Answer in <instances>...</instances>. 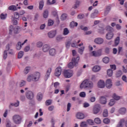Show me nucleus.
Returning a JSON list of instances; mask_svg holds the SVG:
<instances>
[{
    "instance_id": "obj_1",
    "label": "nucleus",
    "mask_w": 127,
    "mask_h": 127,
    "mask_svg": "<svg viewBox=\"0 0 127 127\" xmlns=\"http://www.w3.org/2000/svg\"><path fill=\"white\" fill-rule=\"evenodd\" d=\"M93 87V82L88 80H84L80 84V89H86V88H91Z\"/></svg>"
},
{
    "instance_id": "obj_2",
    "label": "nucleus",
    "mask_w": 127,
    "mask_h": 127,
    "mask_svg": "<svg viewBox=\"0 0 127 127\" xmlns=\"http://www.w3.org/2000/svg\"><path fill=\"white\" fill-rule=\"evenodd\" d=\"M79 60H80V57L77 56L76 58H72L71 62L69 63L68 64V67L69 69H72L74 68V64L76 66V64H78L79 63Z\"/></svg>"
},
{
    "instance_id": "obj_3",
    "label": "nucleus",
    "mask_w": 127,
    "mask_h": 127,
    "mask_svg": "<svg viewBox=\"0 0 127 127\" xmlns=\"http://www.w3.org/2000/svg\"><path fill=\"white\" fill-rule=\"evenodd\" d=\"M13 121L16 125H19L21 123V121L22 120V118L21 116L18 115H15L12 117Z\"/></svg>"
},
{
    "instance_id": "obj_4",
    "label": "nucleus",
    "mask_w": 127,
    "mask_h": 127,
    "mask_svg": "<svg viewBox=\"0 0 127 127\" xmlns=\"http://www.w3.org/2000/svg\"><path fill=\"white\" fill-rule=\"evenodd\" d=\"M64 75L65 78H71V77L73 76V70H72V69L64 70Z\"/></svg>"
},
{
    "instance_id": "obj_5",
    "label": "nucleus",
    "mask_w": 127,
    "mask_h": 127,
    "mask_svg": "<svg viewBox=\"0 0 127 127\" xmlns=\"http://www.w3.org/2000/svg\"><path fill=\"white\" fill-rule=\"evenodd\" d=\"M100 111H101V105L100 104L95 105L93 109V114L97 115L100 113Z\"/></svg>"
},
{
    "instance_id": "obj_6",
    "label": "nucleus",
    "mask_w": 127,
    "mask_h": 127,
    "mask_svg": "<svg viewBox=\"0 0 127 127\" xmlns=\"http://www.w3.org/2000/svg\"><path fill=\"white\" fill-rule=\"evenodd\" d=\"M91 54H92V56H94V57H99V56L102 55V50L94 51L92 52Z\"/></svg>"
},
{
    "instance_id": "obj_7",
    "label": "nucleus",
    "mask_w": 127,
    "mask_h": 127,
    "mask_svg": "<svg viewBox=\"0 0 127 127\" xmlns=\"http://www.w3.org/2000/svg\"><path fill=\"white\" fill-rule=\"evenodd\" d=\"M26 97L27 99H28V100H32L34 97L33 92H32L31 91H27L26 92Z\"/></svg>"
},
{
    "instance_id": "obj_8",
    "label": "nucleus",
    "mask_w": 127,
    "mask_h": 127,
    "mask_svg": "<svg viewBox=\"0 0 127 127\" xmlns=\"http://www.w3.org/2000/svg\"><path fill=\"white\" fill-rule=\"evenodd\" d=\"M61 72H62V69L61 67H58L55 70V75L57 77H59L61 75Z\"/></svg>"
},
{
    "instance_id": "obj_9",
    "label": "nucleus",
    "mask_w": 127,
    "mask_h": 127,
    "mask_svg": "<svg viewBox=\"0 0 127 127\" xmlns=\"http://www.w3.org/2000/svg\"><path fill=\"white\" fill-rule=\"evenodd\" d=\"M99 103L102 105H106L107 104V98L105 96H101L99 98Z\"/></svg>"
},
{
    "instance_id": "obj_10",
    "label": "nucleus",
    "mask_w": 127,
    "mask_h": 127,
    "mask_svg": "<svg viewBox=\"0 0 127 127\" xmlns=\"http://www.w3.org/2000/svg\"><path fill=\"white\" fill-rule=\"evenodd\" d=\"M106 86L108 89H111L113 84H112V80L111 79H108L106 80Z\"/></svg>"
},
{
    "instance_id": "obj_11",
    "label": "nucleus",
    "mask_w": 127,
    "mask_h": 127,
    "mask_svg": "<svg viewBox=\"0 0 127 127\" xmlns=\"http://www.w3.org/2000/svg\"><path fill=\"white\" fill-rule=\"evenodd\" d=\"M94 42L96 44H103L104 43V39L102 38H97L94 40Z\"/></svg>"
},
{
    "instance_id": "obj_12",
    "label": "nucleus",
    "mask_w": 127,
    "mask_h": 127,
    "mask_svg": "<svg viewBox=\"0 0 127 127\" xmlns=\"http://www.w3.org/2000/svg\"><path fill=\"white\" fill-rule=\"evenodd\" d=\"M113 37H114V33H113V32H109L106 35V38L108 39V40L112 39Z\"/></svg>"
},
{
    "instance_id": "obj_13",
    "label": "nucleus",
    "mask_w": 127,
    "mask_h": 127,
    "mask_svg": "<svg viewBox=\"0 0 127 127\" xmlns=\"http://www.w3.org/2000/svg\"><path fill=\"white\" fill-rule=\"evenodd\" d=\"M34 76V81L36 82L37 81H38L39 80V78H40V73L37 72L34 74H33Z\"/></svg>"
},
{
    "instance_id": "obj_14",
    "label": "nucleus",
    "mask_w": 127,
    "mask_h": 127,
    "mask_svg": "<svg viewBox=\"0 0 127 127\" xmlns=\"http://www.w3.org/2000/svg\"><path fill=\"white\" fill-rule=\"evenodd\" d=\"M51 71H52V69L51 68H49L48 69L46 75L45 76V80L46 81H47V79L49 78V76H50V73H51Z\"/></svg>"
},
{
    "instance_id": "obj_15",
    "label": "nucleus",
    "mask_w": 127,
    "mask_h": 127,
    "mask_svg": "<svg viewBox=\"0 0 127 127\" xmlns=\"http://www.w3.org/2000/svg\"><path fill=\"white\" fill-rule=\"evenodd\" d=\"M105 81L103 80H100L98 82V88H100L101 89H102L105 87Z\"/></svg>"
},
{
    "instance_id": "obj_16",
    "label": "nucleus",
    "mask_w": 127,
    "mask_h": 127,
    "mask_svg": "<svg viewBox=\"0 0 127 127\" xmlns=\"http://www.w3.org/2000/svg\"><path fill=\"white\" fill-rule=\"evenodd\" d=\"M76 118L78 120H83L85 118V115H84V114L79 112L76 114Z\"/></svg>"
},
{
    "instance_id": "obj_17",
    "label": "nucleus",
    "mask_w": 127,
    "mask_h": 127,
    "mask_svg": "<svg viewBox=\"0 0 127 127\" xmlns=\"http://www.w3.org/2000/svg\"><path fill=\"white\" fill-rule=\"evenodd\" d=\"M49 38H53L56 35V31H52L48 33Z\"/></svg>"
},
{
    "instance_id": "obj_18",
    "label": "nucleus",
    "mask_w": 127,
    "mask_h": 127,
    "mask_svg": "<svg viewBox=\"0 0 127 127\" xmlns=\"http://www.w3.org/2000/svg\"><path fill=\"white\" fill-rule=\"evenodd\" d=\"M27 81H28V82H31V81H34V75H33V74L28 76L27 78Z\"/></svg>"
},
{
    "instance_id": "obj_19",
    "label": "nucleus",
    "mask_w": 127,
    "mask_h": 127,
    "mask_svg": "<svg viewBox=\"0 0 127 127\" xmlns=\"http://www.w3.org/2000/svg\"><path fill=\"white\" fill-rule=\"evenodd\" d=\"M43 98V94L41 92H39L37 95V99L38 101H41Z\"/></svg>"
},
{
    "instance_id": "obj_20",
    "label": "nucleus",
    "mask_w": 127,
    "mask_h": 127,
    "mask_svg": "<svg viewBox=\"0 0 127 127\" xmlns=\"http://www.w3.org/2000/svg\"><path fill=\"white\" fill-rule=\"evenodd\" d=\"M44 6V1L41 0L39 2V9L40 10H42L43 9V7Z\"/></svg>"
},
{
    "instance_id": "obj_21",
    "label": "nucleus",
    "mask_w": 127,
    "mask_h": 127,
    "mask_svg": "<svg viewBox=\"0 0 127 127\" xmlns=\"http://www.w3.org/2000/svg\"><path fill=\"white\" fill-rule=\"evenodd\" d=\"M93 72H99L101 70V67L99 65H95L92 68Z\"/></svg>"
},
{
    "instance_id": "obj_22",
    "label": "nucleus",
    "mask_w": 127,
    "mask_h": 127,
    "mask_svg": "<svg viewBox=\"0 0 127 127\" xmlns=\"http://www.w3.org/2000/svg\"><path fill=\"white\" fill-rule=\"evenodd\" d=\"M112 98L114 99L116 101H119V100L121 99V97L119 96L117 94L114 93L113 95L112 96Z\"/></svg>"
},
{
    "instance_id": "obj_23",
    "label": "nucleus",
    "mask_w": 127,
    "mask_h": 127,
    "mask_svg": "<svg viewBox=\"0 0 127 127\" xmlns=\"http://www.w3.org/2000/svg\"><path fill=\"white\" fill-rule=\"evenodd\" d=\"M108 116H109V112H108V110L105 109L103 111V117H104V118H108Z\"/></svg>"
},
{
    "instance_id": "obj_24",
    "label": "nucleus",
    "mask_w": 127,
    "mask_h": 127,
    "mask_svg": "<svg viewBox=\"0 0 127 127\" xmlns=\"http://www.w3.org/2000/svg\"><path fill=\"white\" fill-rule=\"evenodd\" d=\"M50 48L48 46V45H45L43 47V51L44 52H47V51L49 50Z\"/></svg>"
},
{
    "instance_id": "obj_25",
    "label": "nucleus",
    "mask_w": 127,
    "mask_h": 127,
    "mask_svg": "<svg viewBox=\"0 0 127 127\" xmlns=\"http://www.w3.org/2000/svg\"><path fill=\"white\" fill-rule=\"evenodd\" d=\"M9 10H13V11H15V10H17V8L15 5H12L8 7Z\"/></svg>"
},
{
    "instance_id": "obj_26",
    "label": "nucleus",
    "mask_w": 127,
    "mask_h": 127,
    "mask_svg": "<svg viewBox=\"0 0 127 127\" xmlns=\"http://www.w3.org/2000/svg\"><path fill=\"white\" fill-rule=\"evenodd\" d=\"M49 54L52 56H54V55H55V54H56V51L54 49H51L49 51Z\"/></svg>"
},
{
    "instance_id": "obj_27",
    "label": "nucleus",
    "mask_w": 127,
    "mask_h": 127,
    "mask_svg": "<svg viewBox=\"0 0 127 127\" xmlns=\"http://www.w3.org/2000/svg\"><path fill=\"white\" fill-rule=\"evenodd\" d=\"M69 26L71 28H74V26H78V23L72 21L70 23Z\"/></svg>"
},
{
    "instance_id": "obj_28",
    "label": "nucleus",
    "mask_w": 127,
    "mask_h": 127,
    "mask_svg": "<svg viewBox=\"0 0 127 127\" xmlns=\"http://www.w3.org/2000/svg\"><path fill=\"white\" fill-rule=\"evenodd\" d=\"M126 112H127V109H126V108H121L119 110V113L122 115H124V114H126Z\"/></svg>"
},
{
    "instance_id": "obj_29",
    "label": "nucleus",
    "mask_w": 127,
    "mask_h": 127,
    "mask_svg": "<svg viewBox=\"0 0 127 127\" xmlns=\"http://www.w3.org/2000/svg\"><path fill=\"white\" fill-rule=\"evenodd\" d=\"M113 69H109L107 70V75L109 77H112L113 76Z\"/></svg>"
},
{
    "instance_id": "obj_30",
    "label": "nucleus",
    "mask_w": 127,
    "mask_h": 127,
    "mask_svg": "<svg viewBox=\"0 0 127 127\" xmlns=\"http://www.w3.org/2000/svg\"><path fill=\"white\" fill-rule=\"evenodd\" d=\"M17 19H14L13 16L11 17V20L13 25H17Z\"/></svg>"
},
{
    "instance_id": "obj_31",
    "label": "nucleus",
    "mask_w": 127,
    "mask_h": 127,
    "mask_svg": "<svg viewBox=\"0 0 127 127\" xmlns=\"http://www.w3.org/2000/svg\"><path fill=\"white\" fill-rule=\"evenodd\" d=\"M98 13H99V11H98V10H97V9H95L94 12L92 13L91 17L92 18H95V16H96V15H97V14H98Z\"/></svg>"
},
{
    "instance_id": "obj_32",
    "label": "nucleus",
    "mask_w": 127,
    "mask_h": 127,
    "mask_svg": "<svg viewBox=\"0 0 127 127\" xmlns=\"http://www.w3.org/2000/svg\"><path fill=\"white\" fill-rule=\"evenodd\" d=\"M118 44H120V37H117L115 40V46H118Z\"/></svg>"
},
{
    "instance_id": "obj_33",
    "label": "nucleus",
    "mask_w": 127,
    "mask_h": 127,
    "mask_svg": "<svg viewBox=\"0 0 127 127\" xmlns=\"http://www.w3.org/2000/svg\"><path fill=\"white\" fill-rule=\"evenodd\" d=\"M84 50H85L84 47H81V48H79L78 49V53H79L80 54H81V55H82V54H83V52H84Z\"/></svg>"
},
{
    "instance_id": "obj_34",
    "label": "nucleus",
    "mask_w": 127,
    "mask_h": 127,
    "mask_svg": "<svg viewBox=\"0 0 127 127\" xmlns=\"http://www.w3.org/2000/svg\"><path fill=\"white\" fill-rule=\"evenodd\" d=\"M69 30L68 29V28H65L64 29L63 34L64 35H68V34H69Z\"/></svg>"
},
{
    "instance_id": "obj_35",
    "label": "nucleus",
    "mask_w": 127,
    "mask_h": 127,
    "mask_svg": "<svg viewBox=\"0 0 127 127\" xmlns=\"http://www.w3.org/2000/svg\"><path fill=\"white\" fill-rule=\"evenodd\" d=\"M106 30H107V31H110V32H113V31H114V29L110 26H107L106 27Z\"/></svg>"
},
{
    "instance_id": "obj_36",
    "label": "nucleus",
    "mask_w": 127,
    "mask_h": 127,
    "mask_svg": "<svg viewBox=\"0 0 127 127\" xmlns=\"http://www.w3.org/2000/svg\"><path fill=\"white\" fill-rule=\"evenodd\" d=\"M30 71V67L27 66L24 70V74H28V72Z\"/></svg>"
},
{
    "instance_id": "obj_37",
    "label": "nucleus",
    "mask_w": 127,
    "mask_h": 127,
    "mask_svg": "<svg viewBox=\"0 0 127 127\" xmlns=\"http://www.w3.org/2000/svg\"><path fill=\"white\" fill-rule=\"evenodd\" d=\"M21 42H18L16 46L17 50H19L20 49H21Z\"/></svg>"
},
{
    "instance_id": "obj_38",
    "label": "nucleus",
    "mask_w": 127,
    "mask_h": 127,
    "mask_svg": "<svg viewBox=\"0 0 127 127\" xmlns=\"http://www.w3.org/2000/svg\"><path fill=\"white\" fill-rule=\"evenodd\" d=\"M115 104H116V101H115V99H111L109 103V106L112 107V106H114Z\"/></svg>"
},
{
    "instance_id": "obj_39",
    "label": "nucleus",
    "mask_w": 127,
    "mask_h": 127,
    "mask_svg": "<svg viewBox=\"0 0 127 127\" xmlns=\"http://www.w3.org/2000/svg\"><path fill=\"white\" fill-rule=\"evenodd\" d=\"M43 16L44 18H47L48 17V10H45L44 11Z\"/></svg>"
},
{
    "instance_id": "obj_40",
    "label": "nucleus",
    "mask_w": 127,
    "mask_h": 127,
    "mask_svg": "<svg viewBox=\"0 0 127 127\" xmlns=\"http://www.w3.org/2000/svg\"><path fill=\"white\" fill-rule=\"evenodd\" d=\"M13 17L15 19H18L19 18V13L17 12H14Z\"/></svg>"
},
{
    "instance_id": "obj_41",
    "label": "nucleus",
    "mask_w": 127,
    "mask_h": 127,
    "mask_svg": "<svg viewBox=\"0 0 127 127\" xmlns=\"http://www.w3.org/2000/svg\"><path fill=\"white\" fill-rule=\"evenodd\" d=\"M94 122L96 124H97L98 125H100L102 121H101V120L99 118H96L94 119Z\"/></svg>"
},
{
    "instance_id": "obj_42",
    "label": "nucleus",
    "mask_w": 127,
    "mask_h": 127,
    "mask_svg": "<svg viewBox=\"0 0 127 127\" xmlns=\"http://www.w3.org/2000/svg\"><path fill=\"white\" fill-rule=\"evenodd\" d=\"M66 18H67V14L66 13L63 14L61 17V19H62V20H65Z\"/></svg>"
},
{
    "instance_id": "obj_43",
    "label": "nucleus",
    "mask_w": 127,
    "mask_h": 127,
    "mask_svg": "<svg viewBox=\"0 0 127 127\" xmlns=\"http://www.w3.org/2000/svg\"><path fill=\"white\" fill-rule=\"evenodd\" d=\"M103 61L104 63H105L106 64H108V62H110V59H109L108 57H105L103 59Z\"/></svg>"
},
{
    "instance_id": "obj_44",
    "label": "nucleus",
    "mask_w": 127,
    "mask_h": 127,
    "mask_svg": "<svg viewBox=\"0 0 127 127\" xmlns=\"http://www.w3.org/2000/svg\"><path fill=\"white\" fill-rule=\"evenodd\" d=\"M124 123H125V119H122L119 124L117 126V127H123V124H124Z\"/></svg>"
},
{
    "instance_id": "obj_45",
    "label": "nucleus",
    "mask_w": 127,
    "mask_h": 127,
    "mask_svg": "<svg viewBox=\"0 0 127 127\" xmlns=\"http://www.w3.org/2000/svg\"><path fill=\"white\" fill-rule=\"evenodd\" d=\"M22 56H23V52L20 51L18 54V59H20V58H22Z\"/></svg>"
},
{
    "instance_id": "obj_46",
    "label": "nucleus",
    "mask_w": 127,
    "mask_h": 127,
    "mask_svg": "<svg viewBox=\"0 0 127 127\" xmlns=\"http://www.w3.org/2000/svg\"><path fill=\"white\" fill-rule=\"evenodd\" d=\"M46 106H50L51 104H52V100H48L45 102Z\"/></svg>"
},
{
    "instance_id": "obj_47",
    "label": "nucleus",
    "mask_w": 127,
    "mask_h": 127,
    "mask_svg": "<svg viewBox=\"0 0 127 127\" xmlns=\"http://www.w3.org/2000/svg\"><path fill=\"white\" fill-rule=\"evenodd\" d=\"M6 58H7V52L6 51H4L3 55V59L5 60Z\"/></svg>"
},
{
    "instance_id": "obj_48",
    "label": "nucleus",
    "mask_w": 127,
    "mask_h": 127,
    "mask_svg": "<svg viewBox=\"0 0 127 127\" xmlns=\"http://www.w3.org/2000/svg\"><path fill=\"white\" fill-rule=\"evenodd\" d=\"M53 24H54V22L51 19L48 20V26H51Z\"/></svg>"
},
{
    "instance_id": "obj_49",
    "label": "nucleus",
    "mask_w": 127,
    "mask_h": 127,
    "mask_svg": "<svg viewBox=\"0 0 127 127\" xmlns=\"http://www.w3.org/2000/svg\"><path fill=\"white\" fill-rule=\"evenodd\" d=\"M81 127H87L88 125H87V123L86 122H82L80 124Z\"/></svg>"
},
{
    "instance_id": "obj_50",
    "label": "nucleus",
    "mask_w": 127,
    "mask_h": 127,
    "mask_svg": "<svg viewBox=\"0 0 127 127\" xmlns=\"http://www.w3.org/2000/svg\"><path fill=\"white\" fill-rule=\"evenodd\" d=\"M123 75V73L121 70L118 71L116 73V77L119 78V77H121Z\"/></svg>"
},
{
    "instance_id": "obj_51",
    "label": "nucleus",
    "mask_w": 127,
    "mask_h": 127,
    "mask_svg": "<svg viewBox=\"0 0 127 127\" xmlns=\"http://www.w3.org/2000/svg\"><path fill=\"white\" fill-rule=\"evenodd\" d=\"M13 30V26L10 25L9 27V34H11L12 31Z\"/></svg>"
},
{
    "instance_id": "obj_52",
    "label": "nucleus",
    "mask_w": 127,
    "mask_h": 127,
    "mask_svg": "<svg viewBox=\"0 0 127 127\" xmlns=\"http://www.w3.org/2000/svg\"><path fill=\"white\" fill-rule=\"evenodd\" d=\"M79 96L81 98H85V97H86V92H80L79 94Z\"/></svg>"
},
{
    "instance_id": "obj_53",
    "label": "nucleus",
    "mask_w": 127,
    "mask_h": 127,
    "mask_svg": "<svg viewBox=\"0 0 127 127\" xmlns=\"http://www.w3.org/2000/svg\"><path fill=\"white\" fill-rule=\"evenodd\" d=\"M110 120L108 119V118H105L103 120V123L104 124H110Z\"/></svg>"
},
{
    "instance_id": "obj_54",
    "label": "nucleus",
    "mask_w": 127,
    "mask_h": 127,
    "mask_svg": "<svg viewBox=\"0 0 127 127\" xmlns=\"http://www.w3.org/2000/svg\"><path fill=\"white\" fill-rule=\"evenodd\" d=\"M64 37L61 36H58L56 37V39L57 41H61V40H62Z\"/></svg>"
},
{
    "instance_id": "obj_55",
    "label": "nucleus",
    "mask_w": 127,
    "mask_h": 127,
    "mask_svg": "<svg viewBox=\"0 0 127 127\" xmlns=\"http://www.w3.org/2000/svg\"><path fill=\"white\" fill-rule=\"evenodd\" d=\"M30 50V47H29V46H27L25 47L24 49V51H25V52H27L29 51Z\"/></svg>"
},
{
    "instance_id": "obj_56",
    "label": "nucleus",
    "mask_w": 127,
    "mask_h": 127,
    "mask_svg": "<svg viewBox=\"0 0 127 127\" xmlns=\"http://www.w3.org/2000/svg\"><path fill=\"white\" fill-rule=\"evenodd\" d=\"M25 81L24 80H22L21 81V82L20 83V87H23V86H25Z\"/></svg>"
},
{
    "instance_id": "obj_57",
    "label": "nucleus",
    "mask_w": 127,
    "mask_h": 127,
    "mask_svg": "<svg viewBox=\"0 0 127 127\" xmlns=\"http://www.w3.org/2000/svg\"><path fill=\"white\" fill-rule=\"evenodd\" d=\"M71 103H68L67 105V112H69L71 109Z\"/></svg>"
},
{
    "instance_id": "obj_58",
    "label": "nucleus",
    "mask_w": 127,
    "mask_h": 127,
    "mask_svg": "<svg viewBox=\"0 0 127 127\" xmlns=\"http://www.w3.org/2000/svg\"><path fill=\"white\" fill-rule=\"evenodd\" d=\"M43 45V44H42V42H38L37 43V47H39V48H40L41 47H42Z\"/></svg>"
},
{
    "instance_id": "obj_59",
    "label": "nucleus",
    "mask_w": 127,
    "mask_h": 127,
    "mask_svg": "<svg viewBox=\"0 0 127 127\" xmlns=\"http://www.w3.org/2000/svg\"><path fill=\"white\" fill-rule=\"evenodd\" d=\"M77 18H78V19H83V18H84V14H80L78 15Z\"/></svg>"
},
{
    "instance_id": "obj_60",
    "label": "nucleus",
    "mask_w": 127,
    "mask_h": 127,
    "mask_svg": "<svg viewBox=\"0 0 127 127\" xmlns=\"http://www.w3.org/2000/svg\"><path fill=\"white\" fill-rule=\"evenodd\" d=\"M71 45V42L68 41L65 43V47L66 48H69L70 47V45Z\"/></svg>"
},
{
    "instance_id": "obj_61",
    "label": "nucleus",
    "mask_w": 127,
    "mask_h": 127,
    "mask_svg": "<svg viewBox=\"0 0 127 127\" xmlns=\"http://www.w3.org/2000/svg\"><path fill=\"white\" fill-rule=\"evenodd\" d=\"M87 124L90 125L91 126L94 125V122H93V121H92L91 120H88L87 121Z\"/></svg>"
},
{
    "instance_id": "obj_62",
    "label": "nucleus",
    "mask_w": 127,
    "mask_h": 127,
    "mask_svg": "<svg viewBox=\"0 0 127 127\" xmlns=\"http://www.w3.org/2000/svg\"><path fill=\"white\" fill-rule=\"evenodd\" d=\"M0 18L1 19H5V18H6V14H3V13L1 14Z\"/></svg>"
},
{
    "instance_id": "obj_63",
    "label": "nucleus",
    "mask_w": 127,
    "mask_h": 127,
    "mask_svg": "<svg viewBox=\"0 0 127 127\" xmlns=\"http://www.w3.org/2000/svg\"><path fill=\"white\" fill-rule=\"evenodd\" d=\"M14 33L17 34L19 33V28H15L14 29Z\"/></svg>"
},
{
    "instance_id": "obj_64",
    "label": "nucleus",
    "mask_w": 127,
    "mask_h": 127,
    "mask_svg": "<svg viewBox=\"0 0 127 127\" xmlns=\"http://www.w3.org/2000/svg\"><path fill=\"white\" fill-rule=\"evenodd\" d=\"M90 102H91V103H94V102H95L96 101V97H91L90 99Z\"/></svg>"
}]
</instances>
